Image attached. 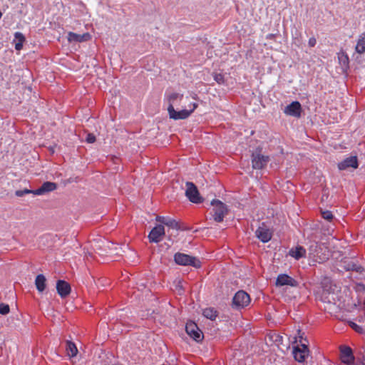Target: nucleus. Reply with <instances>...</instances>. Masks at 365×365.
<instances>
[{
	"instance_id": "20e7f679",
	"label": "nucleus",
	"mask_w": 365,
	"mask_h": 365,
	"mask_svg": "<svg viewBox=\"0 0 365 365\" xmlns=\"http://www.w3.org/2000/svg\"><path fill=\"white\" fill-rule=\"evenodd\" d=\"M211 205L214 207L212 215L214 220L217 222H222L227 213V206L218 200H213L211 202Z\"/></svg>"
},
{
	"instance_id": "a19ab883",
	"label": "nucleus",
	"mask_w": 365,
	"mask_h": 365,
	"mask_svg": "<svg viewBox=\"0 0 365 365\" xmlns=\"http://www.w3.org/2000/svg\"><path fill=\"white\" fill-rule=\"evenodd\" d=\"M363 320H364V317H359V319H358V321L359 322H361Z\"/></svg>"
},
{
	"instance_id": "a211bd4d",
	"label": "nucleus",
	"mask_w": 365,
	"mask_h": 365,
	"mask_svg": "<svg viewBox=\"0 0 365 365\" xmlns=\"http://www.w3.org/2000/svg\"><path fill=\"white\" fill-rule=\"evenodd\" d=\"M322 249L323 247H322V245H319L317 243H315L314 245L310 247L311 255H313V258L314 259L315 261L322 262L328 258V257L325 254H323V256L319 255V250H322Z\"/></svg>"
},
{
	"instance_id": "412c9836",
	"label": "nucleus",
	"mask_w": 365,
	"mask_h": 365,
	"mask_svg": "<svg viewBox=\"0 0 365 365\" xmlns=\"http://www.w3.org/2000/svg\"><path fill=\"white\" fill-rule=\"evenodd\" d=\"M46 277L43 274H38L35 279V284L37 290L42 292L46 289Z\"/></svg>"
},
{
	"instance_id": "58836bf2",
	"label": "nucleus",
	"mask_w": 365,
	"mask_h": 365,
	"mask_svg": "<svg viewBox=\"0 0 365 365\" xmlns=\"http://www.w3.org/2000/svg\"><path fill=\"white\" fill-rule=\"evenodd\" d=\"M357 287H358L359 290H364L365 289V286L362 284H359L357 285Z\"/></svg>"
},
{
	"instance_id": "c756f323",
	"label": "nucleus",
	"mask_w": 365,
	"mask_h": 365,
	"mask_svg": "<svg viewBox=\"0 0 365 365\" xmlns=\"http://www.w3.org/2000/svg\"><path fill=\"white\" fill-rule=\"evenodd\" d=\"M10 311L9 306L8 304L1 303L0 304V314L5 315L7 314Z\"/></svg>"
},
{
	"instance_id": "7ed1b4c3",
	"label": "nucleus",
	"mask_w": 365,
	"mask_h": 365,
	"mask_svg": "<svg viewBox=\"0 0 365 365\" xmlns=\"http://www.w3.org/2000/svg\"><path fill=\"white\" fill-rule=\"evenodd\" d=\"M174 261L179 265L192 266L195 268H200L201 267V262L199 259L181 252L175 254Z\"/></svg>"
},
{
	"instance_id": "2f4dec72",
	"label": "nucleus",
	"mask_w": 365,
	"mask_h": 365,
	"mask_svg": "<svg viewBox=\"0 0 365 365\" xmlns=\"http://www.w3.org/2000/svg\"><path fill=\"white\" fill-rule=\"evenodd\" d=\"M322 216L324 219H325L328 221H331L333 218V215H332L331 212H330L329 210L322 211Z\"/></svg>"
},
{
	"instance_id": "dca6fc26",
	"label": "nucleus",
	"mask_w": 365,
	"mask_h": 365,
	"mask_svg": "<svg viewBox=\"0 0 365 365\" xmlns=\"http://www.w3.org/2000/svg\"><path fill=\"white\" fill-rule=\"evenodd\" d=\"M56 290L61 297L64 298L70 294L71 286L64 280H58L56 283Z\"/></svg>"
},
{
	"instance_id": "79ce46f5",
	"label": "nucleus",
	"mask_w": 365,
	"mask_h": 365,
	"mask_svg": "<svg viewBox=\"0 0 365 365\" xmlns=\"http://www.w3.org/2000/svg\"><path fill=\"white\" fill-rule=\"evenodd\" d=\"M196 97H197V94H194V96H192V98H193L194 99H196Z\"/></svg>"
},
{
	"instance_id": "6ab92c4d",
	"label": "nucleus",
	"mask_w": 365,
	"mask_h": 365,
	"mask_svg": "<svg viewBox=\"0 0 365 365\" xmlns=\"http://www.w3.org/2000/svg\"><path fill=\"white\" fill-rule=\"evenodd\" d=\"M25 36L21 32H16L14 34V43H15V49L20 51L23 48V44L25 42Z\"/></svg>"
},
{
	"instance_id": "f3484780",
	"label": "nucleus",
	"mask_w": 365,
	"mask_h": 365,
	"mask_svg": "<svg viewBox=\"0 0 365 365\" xmlns=\"http://www.w3.org/2000/svg\"><path fill=\"white\" fill-rule=\"evenodd\" d=\"M91 38V36L89 33L78 34L73 32H69L68 34V41L69 42H83L89 41Z\"/></svg>"
},
{
	"instance_id": "cd10ccee",
	"label": "nucleus",
	"mask_w": 365,
	"mask_h": 365,
	"mask_svg": "<svg viewBox=\"0 0 365 365\" xmlns=\"http://www.w3.org/2000/svg\"><path fill=\"white\" fill-rule=\"evenodd\" d=\"M349 325L356 332H358L359 334L365 333V329L362 327H361V326L358 325L357 324H356L355 322H349Z\"/></svg>"
},
{
	"instance_id": "4c0bfd02",
	"label": "nucleus",
	"mask_w": 365,
	"mask_h": 365,
	"mask_svg": "<svg viewBox=\"0 0 365 365\" xmlns=\"http://www.w3.org/2000/svg\"><path fill=\"white\" fill-rule=\"evenodd\" d=\"M181 283H182L181 281L179 280L178 282V284L176 285V289H178L180 294H182V292L183 291L182 286Z\"/></svg>"
},
{
	"instance_id": "4be33fe9",
	"label": "nucleus",
	"mask_w": 365,
	"mask_h": 365,
	"mask_svg": "<svg viewBox=\"0 0 365 365\" xmlns=\"http://www.w3.org/2000/svg\"><path fill=\"white\" fill-rule=\"evenodd\" d=\"M66 354L69 357H74L78 354V349L76 344L71 341H66Z\"/></svg>"
},
{
	"instance_id": "e433bc0d",
	"label": "nucleus",
	"mask_w": 365,
	"mask_h": 365,
	"mask_svg": "<svg viewBox=\"0 0 365 365\" xmlns=\"http://www.w3.org/2000/svg\"><path fill=\"white\" fill-rule=\"evenodd\" d=\"M351 269L355 270L357 272H361L364 269L361 266H359L356 264H352Z\"/></svg>"
},
{
	"instance_id": "b1692460",
	"label": "nucleus",
	"mask_w": 365,
	"mask_h": 365,
	"mask_svg": "<svg viewBox=\"0 0 365 365\" xmlns=\"http://www.w3.org/2000/svg\"><path fill=\"white\" fill-rule=\"evenodd\" d=\"M202 314L207 319L215 320L217 317V311L213 308H206L203 310Z\"/></svg>"
},
{
	"instance_id": "2eb2a0df",
	"label": "nucleus",
	"mask_w": 365,
	"mask_h": 365,
	"mask_svg": "<svg viewBox=\"0 0 365 365\" xmlns=\"http://www.w3.org/2000/svg\"><path fill=\"white\" fill-rule=\"evenodd\" d=\"M57 185L52 182H45L42 185L36 190H34V195H42L46 192H49L56 190Z\"/></svg>"
},
{
	"instance_id": "f03ea898",
	"label": "nucleus",
	"mask_w": 365,
	"mask_h": 365,
	"mask_svg": "<svg viewBox=\"0 0 365 365\" xmlns=\"http://www.w3.org/2000/svg\"><path fill=\"white\" fill-rule=\"evenodd\" d=\"M292 354L294 359L302 365H314L313 357L309 356V349L304 344L302 347H293Z\"/></svg>"
},
{
	"instance_id": "6e6552de",
	"label": "nucleus",
	"mask_w": 365,
	"mask_h": 365,
	"mask_svg": "<svg viewBox=\"0 0 365 365\" xmlns=\"http://www.w3.org/2000/svg\"><path fill=\"white\" fill-rule=\"evenodd\" d=\"M185 331L187 334L197 342H200L203 339L202 331L193 322L186 323Z\"/></svg>"
},
{
	"instance_id": "473e14b6",
	"label": "nucleus",
	"mask_w": 365,
	"mask_h": 365,
	"mask_svg": "<svg viewBox=\"0 0 365 365\" xmlns=\"http://www.w3.org/2000/svg\"><path fill=\"white\" fill-rule=\"evenodd\" d=\"M339 61L340 63H342L344 65L346 66L349 63V58L346 54L342 53L341 56H339Z\"/></svg>"
},
{
	"instance_id": "4468645a",
	"label": "nucleus",
	"mask_w": 365,
	"mask_h": 365,
	"mask_svg": "<svg viewBox=\"0 0 365 365\" xmlns=\"http://www.w3.org/2000/svg\"><path fill=\"white\" fill-rule=\"evenodd\" d=\"M358 160L356 156H350L346 158L343 161L338 163V168L340 170H346L349 168H358Z\"/></svg>"
},
{
	"instance_id": "393cba45",
	"label": "nucleus",
	"mask_w": 365,
	"mask_h": 365,
	"mask_svg": "<svg viewBox=\"0 0 365 365\" xmlns=\"http://www.w3.org/2000/svg\"><path fill=\"white\" fill-rule=\"evenodd\" d=\"M164 225L167 226L169 229L175 230L176 231L179 230L180 229L178 222L174 219L170 217H168Z\"/></svg>"
},
{
	"instance_id": "a878e982",
	"label": "nucleus",
	"mask_w": 365,
	"mask_h": 365,
	"mask_svg": "<svg viewBox=\"0 0 365 365\" xmlns=\"http://www.w3.org/2000/svg\"><path fill=\"white\" fill-rule=\"evenodd\" d=\"M270 339L277 345L279 346L283 343V336L277 333H273L270 335Z\"/></svg>"
},
{
	"instance_id": "423d86ee",
	"label": "nucleus",
	"mask_w": 365,
	"mask_h": 365,
	"mask_svg": "<svg viewBox=\"0 0 365 365\" xmlns=\"http://www.w3.org/2000/svg\"><path fill=\"white\" fill-rule=\"evenodd\" d=\"M185 195L193 203L198 204L202 202L197 187L191 182H186Z\"/></svg>"
},
{
	"instance_id": "0eeeda50",
	"label": "nucleus",
	"mask_w": 365,
	"mask_h": 365,
	"mask_svg": "<svg viewBox=\"0 0 365 365\" xmlns=\"http://www.w3.org/2000/svg\"><path fill=\"white\" fill-rule=\"evenodd\" d=\"M250 303V295L243 290L238 291L232 299V305L236 308H243Z\"/></svg>"
},
{
	"instance_id": "39448f33",
	"label": "nucleus",
	"mask_w": 365,
	"mask_h": 365,
	"mask_svg": "<svg viewBox=\"0 0 365 365\" xmlns=\"http://www.w3.org/2000/svg\"><path fill=\"white\" fill-rule=\"evenodd\" d=\"M260 152V150H257L252 154V165L253 169H262L269 161V157L261 154Z\"/></svg>"
},
{
	"instance_id": "f257e3e1",
	"label": "nucleus",
	"mask_w": 365,
	"mask_h": 365,
	"mask_svg": "<svg viewBox=\"0 0 365 365\" xmlns=\"http://www.w3.org/2000/svg\"><path fill=\"white\" fill-rule=\"evenodd\" d=\"M183 98V94L174 91L165 93V100L168 103V112L169 117L171 119L175 120L187 119L198 107V104L197 103H191L188 105L187 109L176 110L175 107L180 106V103Z\"/></svg>"
},
{
	"instance_id": "1a4fd4ad",
	"label": "nucleus",
	"mask_w": 365,
	"mask_h": 365,
	"mask_svg": "<svg viewBox=\"0 0 365 365\" xmlns=\"http://www.w3.org/2000/svg\"><path fill=\"white\" fill-rule=\"evenodd\" d=\"M164 235V226L163 225H158L151 230L148 237L150 242L158 243L163 240Z\"/></svg>"
},
{
	"instance_id": "72a5a7b5",
	"label": "nucleus",
	"mask_w": 365,
	"mask_h": 365,
	"mask_svg": "<svg viewBox=\"0 0 365 365\" xmlns=\"http://www.w3.org/2000/svg\"><path fill=\"white\" fill-rule=\"evenodd\" d=\"M86 141L89 143H93L96 141V136L92 133H88L86 136Z\"/></svg>"
},
{
	"instance_id": "5701e85b",
	"label": "nucleus",
	"mask_w": 365,
	"mask_h": 365,
	"mask_svg": "<svg viewBox=\"0 0 365 365\" xmlns=\"http://www.w3.org/2000/svg\"><path fill=\"white\" fill-rule=\"evenodd\" d=\"M356 51L359 53L365 52V34L360 35L356 46Z\"/></svg>"
},
{
	"instance_id": "9d476101",
	"label": "nucleus",
	"mask_w": 365,
	"mask_h": 365,
	"mask_svg": "<svg viewBox=\"0 0 365 365\" xmlns=\"http://www.w3.org/2000/svg\"><path fill=\"white\" fill-rule=\"evenodd\" d=\"M275 284L277 287L288 285L295 287L298 286V282L296 279L291 277L290 276L286 274H281L277 276Z\"/></svg>"
},
{
	"instance_id": "9b49d317",
	"label": "nucleus",
	"mask_w": 365,
	"mask_h": 365,
	"mask_svg": "<svg viewBox=\"0 0 365 365\" xmlns=\"http://www.w3.org/2000/svg\"><path fill=\"white\" fill-rule=\"evenodd\" d=\"M340 359L341 362L347 365L354 364V356L349 346H343L340 347Z\"/></svg>"
},
{
	"instance_id": "c9c22d12",
	"label": "nucleus",
	"mask_w": 365,
	"mask_h": 365,
	"mask_svg": "<svg viewBox=\"0 0 365 365\" xmlns=\"http://www.w3.org/2000/svg\"><path fill=\"white\" fill-rule=\"evenodd\" d=\"M317 43V40L314 37H311L309 38L308 45L310 47H314Z\"/></svg>"
},
{
	"instance_id": "c85d7f7f",
	"label": "nucleus",
	"mask_w": 365,
	"mask_h": 365,
	"mask_svg": "<svg viewBox=\"0 0 365 365\" xmlns=\"http://www.w3.org/2000/svg\"><path fill=\"white\" fill-rule=\"evenodd\" d=\"M214 80L220 85L223 84L225 83V78L223 74L222 73H214L213 74Z\"/></svg>"
},
{
	"instance_id": "7c9ffc66",
	"label": "nucleus",
	"mask_w": 365,
	"mask_h": 365,
	"mask_svg": "<svg viewBox=\"0 0 365 365\" xmlns=\"http://www.w3.org/2000/svg\"><path fill=\"white\" fill-rule=\"evenodd\" d=\"M34 190H29V189H24L22 190H16L15 194L18 197H22L26 194L33 193L34 194Z\"/></svg>"
},
{
	"instance_id": "f8f14e48",
	"label": "nucleus",
	"mask_w": 365,
	"mask_h": 365,
	"mask_svg": "<svg viewBox=\"0 0 365 365\" xmlns=\"http://www.w3.org/2000/svg\"><path fill=\"white\" fill-rule=\"evenodd\" d=\"M302 106L299 102L293 101L290 104L287 105L284 109V113L290 116L299 118L301 115Z\"/></svg>"
},
{
	"instance_id": "f704fd0d",
	"label": "nucleus",
	"mask_w": 365,
	"mask_h": 365,
	"mask_svg": "<svg viewBox=\"0 0 365 365\" xmlns=\"http://www.w3.org/2000/svg\"><path fill=\"white\" fill-rule=\"evenodd\" d=\"M167 219H168V217L157 216L155 220L157 222H159L161 224L165 225Z\"/></svg>"
},
{
	"instance_id": "ea45409f",
	"label": "nucleus",
	"mask_w": 365,
	"mask_h": 365,
	"mask_svg": "<svg viewBox=\"0 0 365 365\" xmlns=\"http://www.w3.org/2000/svg\"><path fill=\"white\" fill-rule=\"evenodd\" d=\"M275 37V35L273 34H269L267 36V38L268 39H274Z\"/></svg>"
},
{
	"instance_id": "ddd939ff",
	"label": "nucleus",
	"mask_w": 365,
	"mask_h": 365,
	"mask_svg": "<svg viewBox=\"0 0 365 365\" xmlns=\"http://www.w3.org/2000/svg\"><path fill=\"white\" fill-rule=\"evenodd\" d=\"M255 235L264 243L269 242L272 238V232L264 223L257 229Z\"/></svg>"
},
{
	"instance_id": "bb28decb",
	"label": "nucleus",
	"mask_w": 365,
	"mask_h": 365,
	"mask_svg": "<svg viewBox=\"0 0 365 365\" xmlns=\"http://www.w3.org/2000/svg\"><path fill=\"white\" fill-rule=\"evenodd\" d=\"M299 331V344H297V347H302V345L304 344L305 346L308 347L309 342L307 338H304L302 334H300V330Z\"/></svg>"
},
{
	"instance_id": "aec40b11",
	"label": "nucleus",
	"mask_w": 365,
	"mask_h": 365,
	"mask_svg": "<svg viewBox=\"0 0 365 365\" xmlns=\"http://www.w3.org/2000/svg\"><path fill=\"white\" fill-rule=\"evenodd\" d=\"M305 254L306 250L301 246L296 247L294 249H291L289 250V255L296 259L305 257Z\"/></svg>"
}]
</instances>
